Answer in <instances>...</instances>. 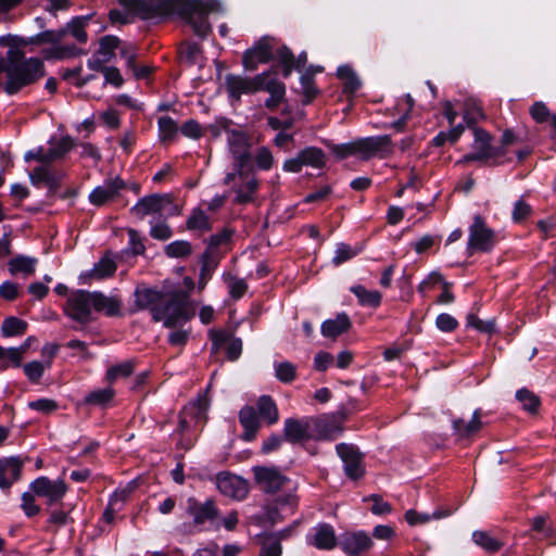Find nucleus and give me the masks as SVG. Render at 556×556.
<instances>
[{
	"instance_id": "8",
	"label": "nucleus",
	"mask_w": 556,
	"mask_h": 556,
	"mask_svg": "<svg viewBox=\"0 0 556 556\" xmlns=\"http://www.w3.org/2000/svg\"><path fill=\"white\" fill-rule=\"evenodd\" d=\"M255 483L265 493H276L288 482L276 467L256 466L253 468Z\"/></svg>"
},
{
	"instance_id": "59",
	"label": "nucleus",
	"mask_w": 556,
	"mask_h": 556,
	"mask_svg": "<svg viewBox=\"0 0 556 556\" xmlns=\"http://www.w3.org/2000/svg\"><path fill=\"white\" fill-rule=\"evenodd\" d=\"M34 492H25L22 495V509L27 517H33L40 511V507L35 503Z\"/></svg>"
},
{
	"instance_id": "40",
	"label": "nucleus",
	"mask_w": 556,
	"mask_h": 556,
	"mask_svg": "<svg viewBox=\"0 0 556 556\" xmlns=\"http://www.w3.org/2000/svg\"><path fill=\"white\" fill-rule=\"evenodd\" d=\"M27 329V323L17 317H8L1 325V332L4 337L22 336Z\"/></svg>"
},
{
	"instance_id": "41",
	"label": "nucleus",
	"mask_w": 556,
	"mask_h": 556,
	"mask_svg": "<svg viewBox=\"0 0 556 556\" xmlns=\"http://www.w3.org/2000/svg\"><path fill=\"white\" fill-rule=\"evenodd\" d=\"M115 270V262L112 258L104 256L93 266L90 276L96 279H103L113 275Z\"/></svg>"
},
{
	"instance_id": "29",
	"label": "nucleus",
	"mask_w": 556,
	"mask_h": 556,
	"mask_svg": "<svg viewBox=\"0 0 556 556\" xmlns=\"http://www.w3.org/2000/svg\"><path fill=\"white\" fill-rule=\"evenodd\" d=\"M37 264L38 260L36 257L17 255L9 261L8 267L12 275L21 273L28 277L35 273Z\"/></svg>"
},
{
	"instance_id": "12",
	"label": "nucleus",
	"mask_w": 556,
	"mask_h": 556,
	"mask_svg": "<svg viewBox=\"0 0 556 556\" xmlns=\"http://www.w3.org/2000/svg\"><path fill=\"white\" fill-rule=\"evenodd\" d=\"M358 155L368 160L375 155L387 157L392 153L390 136L368 137L356 140Z\"/></svg>"
},
{
	"instance_id": "45",
	"label": "nucleus",
	"mask_w": 556,
	"mask_h": 556,
	"mask_svg": "<svg viewBox=\"0 0 556 556\" xmlns=\"http://www.w3.org/2000/svg\"><path fill=\"white\" fill-rule=\"evenodd\" d=\"M50 367L51 361H45L43 363L34 361L24 365V371L31 382H38V380L42 377L45 370Z\"/></svg>"
},
{
	"instance_id": "18",
	"label": "nucleus",
	"mask_w": 556,
	"mask_h": 556,
	"mask_svg": "<svg viewBox=\"0 0 556 556\" xmlns=\"http://www.w3.org/2000/svg\"><path fill=\"white\" fill-rule=\"evenodd\" d=\"M188 511L193 517V522L195 525L214 521L218 517V508L212 500H207L204 503H198L195 500L189 498Z\"/></svg>"
},
{
	"instance_id": "3",
	"label": "nucleus",
	"mask_w": 556,
	"mask_h": 556,
	"mask_svg": "<svg viewBox=\"0 0 556 556\" xmlns=\"http://www.w3.org/2000/svg\"><path fill=\"white\" fill-rule=\"evenodd\" d=\"M193 316L188 295L185 291L165 293L160 308L153 309V319L163 321L167 328H173L186 323Z\"/></svg>"
},
{
	"instance_id": "54",
	"label": "nucleus",
	"mask_w": 556,
	"mask_h": 556,
	"mask_svg": "<svg viewBox=\"0 0 556 556\" xmlns=\"http://www.w3.org/2000/svg\"><path fill=\"white\" fill-rule=\"evenodd\" d=\"M30 409L40 412L45 415H49L55 412L59 407L58 403L51 399H39L28 403Z\"/></svg>"
},
{
	"instance_id": "6",
	"label": "nucleus",
	"mask_w": 556,
	"mask_h": 556,
	"mask_svg": "<svg viewBox=\"0 0 556 556\" xmlns=\"http://www.w3.org/2000/svg\"><path fill=\"white\" fill-rule=\"evenodd\" d=\"M64 178L65 173L50 164L38 165L29 173L30 182L36 187H47L50 195L55 194Z\"/></svg>"
},
{
	"instance_id": "19",
	"label": "nucleus",
	"mask_w": 556,
	"mask_h": 556,
	"mask_svg": "<svg viewBox=\"0 0 556 556\" xmlns=\"http://www.w3.org/2000/svg\"><path fill=\"white\" fill-rule=\"evenodd\" d=\"M486 249V226L481 215H476L473 223L469 228V238L467 243L468 254Z\"/></svg>"
},
{
	"instance_id": "31",
	"label": "nucleus",
	"mask_w": 556,
	"mask_h": 556,
	"mask_svg": "<svg viewBox=\"0 0 556 556\" xmlns=\"http://www.w3.org/2000/svg\"><path fill=\"white\" fill-rule=\"evenodd\" d=\"M159 127V138L163 143L173 142L178 135V125L177 123L169 116H161L157 119Z\"/></svg>"
},
{
	"instance_id": "57",
	"label": "nucleus",
	"mask_w": 556,
	"mask_h": 556,
	"mask_svg": "<svg viewBox=\"0 0 556 556\" xmlns=\"http://www.w3.org/2000/svg\"><path fill=\"white\" fill-rule=\"evenodd\" d=\"M228 288H229V293H230L231 298L235 300H238L241 296H243V294L247 292L248 285L243 279L237 278V277H229L228 278Z\"/></svg>"
},
{
	"instance_id": "28",
	"label": "nucleus",
	"mask_w": 556,
	"mask_h": 556,
	"mask_svg": "<svg viewBox=\"0 0 556 556\" xmlns=\"http://www.w3.org/2000/svg\"><path fill=\"white\" fill-rule=\"evenodd\" d=\"M351 327L350 318L346 314L342 313L337 315L333 319H328L321 325V333L325 337L336 338L341 333L349 330Z\"/></svg>"
},
{
	"instance_id": "26",
	"label": "nucleus",
	"mask_w": 556,
	"mask_h": 556,
	"mask_svg": "<svg viewBox=\"0 0 556 556\" xmlns=\"http://www.w3.org/2000/svg\"><path fill=\"white\" fill-rule=\"evenodd\" d=\"M93 309L96 312H104L108 316H116L119 314L122 302L116 296H106L101 292H92Z\"/></svg>"
},
{
	"instance_id": "58",
	"label": "nucleus",
	"mask_w": 556,
	"mask_h": 556,
	"mask_svg": "<svg viewBox=\"0 0 556 556\" xmlns=\"http://www.w3.org/2000/svg\"><path fill=\"white\" fill-rule=\"evenodd\" d=\"M255 163L260 169L267 170L273 166L274 157L268 148L262 147L255 155Z\"/></svg>"
},
{
	"instance_id": "11",
	"label": "nucleus",
	"mask_w": 556,
	"mask_h": 556,
	"mask_svg": "<svg viewBox=\"0 0 556 556\" xmlns=\"http://www.w3.org/2000/svg\"><path fill=\"white\" fill-rule=\"evenodd\" d=\"M216 488L225 496L243 500L249 493L248 482L228 471H223L216 475Z\"/></svg>"
},
{
	"instance_id": "7",
	"label": "nucleus",
	"mask_w": 556,
	"mask_h": 556,
	"mask_svg": "<svg viewBox=\"0 0 556 556\" xmlns=\"http://www.w3.org/2000/svg\"><path fill=\"white\" fill-rule=\"evenodd\" d=\"M273 42V38L263 37L251 49H248L242 56L244 68L254 71L260 64L269 62L274 58Z\"/></svg>"
},
{
	"instance_id": "39",
	"label": "nucleus",
	"mask_w": 556,
	"mask_h": 556,
	"mask_svg": "<svg viewBox=\"0 0 556 556\" xmlns=\"http://www.w3.org/2000/svg\"><path fill=\"white\" fill-rule=\"evenodd\" d=\"M87 22V17H76L67 23L62 30H66V35L71 34L78 42L85 43L88 39L85 30Z\"/></svg>"
},
{
	"instance_id": "4",
	"label": "nucleus",
	"mask_w": 556,
	"mask_h": 556,
	"mask_svg": "<svg viewBox=\"0 0 556 556\" xmlns=\"http://www.w3.org/2000/svg\"><path fill=\"white\" fill-rule=\"evenodd\" d=\"M223 11L217 0H192L182 7L181 15L190 24L194 34L204 38L211 31L207 14Z\"/></svg>"
},
{
	"instance_id": "37",
	"label": "nucleus",
	"mask_w": 556,
	"mask_h": 556,
	"mask_svg": "<svg viewBox=\"0 0 556 556\" xmlns=\"http://www.w3.org/2000/svg\"><path fill=\"white\" fill-rule=\"evenodd\" d=\"M338 76L343 80V91L345 93H354L361 87V80L355 72L349 66L338 68Z\"/></svg>"
},
{
	"instance_id": "35",
	"label": "nucleus",
	"mask_w": 556,
	"mask_h": 556,
	"mask_svg": "<svg viewBox=\"0 0 556 556\" xmlns=\"http://www.w3.org/2000/svg\"><path fill=\"white\" fill-rule=\"evenodd\" d=\"M304 166L321 168L325 165V153L321 149L308 147L299 152Z\"/></svg>"
},
{
	"instance_id": "22",
	"label": "nucleus",
	"mask_w": 556,
	"mask_h": 556,
	"mask_svg": "<svg viewBox=\"0 0 556 556\" xmlns=\"http://www.w3.org/2000/svg\"><path fill=\"white\" fill-rule=\"evenodd\" d=\"M165 293L147 287H138L135 291L136 309H149L153 315L154 308H160Z\"/></svg>"
},
{
	"instance_id": "62",
	"label": "nucleus",
	"mask_w": 556,
	"mask_h": 556,
	"mask_svg": "<svg viewBox=\"0 0 556 556\" xmlns=\"http://www.w3.org/2000/svg\"><path fill=\"white\" fill-rule=\"evenodd\" d=\"M355 255H356V253L352 250V248L350 245H348L345 243H340L337 247L336 255L333 257V263L336 265H340V264L351 260Z\"/></svg>"
},
{
	"instance_id": "24",
	"label": "nucleus",
	"mask_w": 556,
	"mask_h": 556,
	"mask_svg": "<svg viewBox=\"0 0 556 556\" xmlns=\"http://www.w3.org/2000/svg\"><path fill=\"white\" fill-rule=\"evenodd\" d=\"M166 198L159 194H152L140 199L131 208V212L140 218L154 213H161Z\"/></svg>"
},
{
	"instance_id": "14",
	"label": "nucleus",
	"mask_w": 556,
	"mask_h": 556,
	"mask_svg": "<svg viewBox=\"0 0 556 556\" xmlns=\"http://www.w3.org/2000/svg\"><path fill=\"white\" fill-rule=\"evenodd\" d=\"M339 457L344 463V471L351 479H358L364 475L362 455L358 450L346 443H340L336 447Z\"/></svg>"
},
{
	"instance_id": "63",
	"label": "nucleus",
	"mask_w": 556,
	"mask_h": 556,
	"mask_svg": "<svg viewBox=\"0 0 556 556\" xmlns=\"http://www.w3.org/2000/svg\"><path fill=\"white\" fill-rule=\"evenodd\" d=\"M438 240V237L426 235L418 239L417 241L413 242L412 247L416 251V253L421 254L428 251L430 248H432Z\"/></svg>"
},
{
	"instance_id": "25",
	"label": "nucleus",
	"mask_w": 556,
	"mask_h": 556,
	"mask_svg": "<svg viewBox=\"0 0 556 556\" xmlns=\"http://www.w3.org/2000/svg\"><path fill=\"white\" fill-rule=\"evenodd\" d=\"M239 420L244 429L243 439L253 440L261 426L255 409L252 406H244L239 413Z\"/></svg>"
},
{
	"instance_id": "21",
	"label": "nucleus",
	"mask_w": 556,
	"mask_h": 556,
	"mask_svg": "<svg viewBox=\"0 0 556 556\" xmlns=\"http://www.w3.org/2000/svg\"><path fill=\"white\" fill-rule=\"evenodd\" d=\"M241 184L232 188L236 197L233 202L237 204H247L254 200L255 193L258 190L260 181L253 174L243 172V177L240 176Z\"/></svg>"
},
{
	"instance_id": "17",
	"label": "nucleus",
	"mask_w": 556,
	"mask_h": 556,
	"mask_svg": "<svg viewBox=\"0 0 556 556\" xmlns=\"http://www.w3.org/2000/svg\"><path fill=\"white\" fill-rule=\"evenodd\" d=\"M340 546L345 554L357 556L372 546V540L363 531L346 532L341 538Z\"/></svg>"
},
{
	"instance_id": "56",
	"label": "nucleus",
	"mask_w": 556,
	"mask_h": 556,
	"mask_svg": "<svg viewBox=\"0 0 556 556\" xmlns=\"http://www.w3.org/2000/svg\"><path fill=\"white\" fill-rule=\"evenodd\" d=\"M163 4L164 0H140V17H151L163 8Z\"/></svg>"
},
{
	"instance_id": "33",
	"label": "nucleus",
	"mask_w": 556,
	"mask_h": 556,
	"mask_svg": "<svg viewBox=\"0 0 556 556\" xmlns=\"http://www.w3.org/2000/svg\"><path fill=\"white\" fill-rule=\"evenodd\" d=\"M257 409L260 416L267 421L269 425H274L279 419L278 408L268 395H263L257 401Z\"/></svg>"
},
{
	"instance_id": "53",
	"label": "nucleus",
	"mask_w": 556,
	"mask_h": 556,
	"mask_svg": "<svg viewBox=\"0 0 556 556\" xmlns=\"http://www.w3.org/2000/svg\"><path fill=\"white\" fill-rule=\"evenodd\" d=\"M130 491L128 490H122L121 492H115L113 494V496L111 497L110 500V503L108 505V507L105 508L104 513H103V520L106 521L108 523H111L114 519V508L113 506L119 501V502H125L126 498L128 497Z\"/></svg>"
},
{
	"instance_id": "55",
	"label": "nucleus",
	"mask_w": 556,
	"mask_h": 556,
	"mask_svg": "<svg viewBox=\"0 0 556 556\" xmlns=\"http://www.w3.org/2000/svg\"><path fill=\"white\" fill-rule=\"evenodd\" d=\"M50 144L52 150L56 153V156L61 160L74 148L75 142L72 137L64 136L56 142L50 141Z\"/></svg>"
},
{
	"instance_id": "23",
	"label": "nucleus",
	"mask_w": 556,
	"mask_h": 556,
	"mask_svg": "<svg viewBox=\"0 0 556 556\" xmlns=\"http://www.w3.org/2000/svg\"><path fill=\"white\" fill-rule=\"evenodd\" d=\"M309 543L318 549H332L337 545V536L334 529L327 523L318 525L314 529V534L309 539Z\"/></svg>"
},
{
	"instance_id": "13",
	"label": "nucleus",
	"mask_w": 556,
	"mask_h": 556,
	"mask_svg": "<svg viewBox=\"0 0 556 556\" xmlns=\"http://www.w3.org/2000/svg\"><path fill=\"white\" fill-rule=\"evenodd\" d=\"M228 146L235 159V166L237 167L241 177H243V168L250 160V143L247 136L237 130H231L228 134Z\"/></svg>"
},
{
	"instance_id": "47",
	"label": "nucleus",
	"mask_w": 556,
	"mask_h": 556,
	"mask_svg": "<svg viewBox=\"0 0 556 556\" xmlns=\"http://www.w3.org/2000/svg\"><path fill=\"white\" fill-rule=\"evenodd\" d=\"M191 251V244L186 240H177L165 247V253L169 257H186Z\"/></svg>"
},
{
	"instance_id": "52",
	"label": "nucleus",
	"mask_w": 556,
	"mask_h": 556,
	"mask_svg": "<svg viewBox=\"0 0 556 556\" xmlns=\"http://www.w3.org/2000/svg\"><path fill=\"white\" fill-rule=\"evenodd\" d=\"M202 53L201 47L198 43L188 42L180 49V58L182 61L194 64L199 61Z\"/></svg>"
},
{
	"instance_id": "43",
	"label": "nucleus",
	"mask_w": 556,
	"mask_h": 556,
	"mask_svg": "<svg viewBox=\"0 0 556 556\" xmlns=\"http://www.w3.org/2000/svg\"><path fill=\"white\" fill-rule=\"evenodd\" d=\"M135 365L131 361H126L118 365L112 366L106 371V379L113 383L119 378H127L134 372Z\"/></svg>"
},
{
	"instance_id": "42",
	"label": "nucleus",
	"mask_w": 556,
	"mask_h": 556,
	"mask_svg": "<svg viewBox=\"0 0 556 556\" xmlns=\"http://www.w3.org/2000/svg\"><path fill=\"white\" fill-rule=\"evenodd\" d=\"M113 397L114 390L112 388H104L90 392L85 397V403L88 405L103 406L111 402Z\"/></svg>"
},
{
	"instance_id": "49",
	"label": "nucleus",
	"mask_w": 556,
	"mask_h": 556,
	"mask_svg": "<svg viewBox=\"0 0 556 556\" xmlns=\"http://www.w3.org/2000/svg\"><path fill=\"white\" fill-rule=\"evenodd\" d=\"M446 516L444 513L437 510L433 515L429 514H419L414 509H409L405 514V519L410 526H416L420 523H426L431 519H440Z\"/></svg>"
},
{
	"instance_id": "64",
	"label": "nucleus",
	"mask_w": 556,
	"mask_h": 556,
	"mask_svg": "<svg viewBox=\"0 0 556 556\" xmlns=\"http://www.w3.org/2000/svg\"><path fill=\"white\" fill-rule=\"evenodd\" d=\"M280 555H281L280 542L274 538L267 539L263 544L261 556H280Z\"/></svg>"
},
{
	"instance_id": "38",
	"label": "nucleus",
	"mask_w": 556,
	"mask_h": 556,
	"mask_svg": "<svg viewBox=\"0 0 556 556\" xmlns=\"http://www.w3.org/2000/svg\"><path fill=\"white\" fill-rule=\"evenodd\" d=\"M233 235V230L230 228H224L219 232L211 236L208 240L207 250L203 254V258L211 257L213 251L219 247L226 245L230 242Z\"/></svg>"
},
{
	"instance_id": "61",
	"label": "nucleus",
	"mask_w": 556,
	"mask_h": 556,
	"mask_svg": "<svg viewBox=\"0 0 556 556\" xmlns=\"http://www.w3.org/2000/svg\"><path fill=\"white\" fill-rule=\"evenodd\" d=\"M435 324L441 331L445 332L453 331L458 326V321L452 315L446 313L440 314L437 317Z\"/></svg>"
},
{
	"instance_id": "20",
	"label": "nucleus",
	"mask_w": 556,
	"mask_h": 556,
	"mask_svg": "<svg viewBox=\"0 0 556 556\" xmlns=\"http://www.w3.org/2000/svg\"><path fill=\"white\" fill-rule=\"evenodd\" d=\"M23 462L18 457L0 459V488L8 490L21 477Z\"/></svg>"
},
{
	"instance_id": "1",
	"label": "nucleus",
	"mask_w": 556,
	"mask_h": 556,
	"mask_svg": "<svg viewBox=\"0 0 556 556\" xmlns=\"http://www.w3.org/2000/svg\"><path fill=\"white\" fill-rule=\"evenodd\" d=\"M45 75L43 63L38 58L25 59L22 51L10 49L5 59H0V86L8 94L34 84Z\"/></svg>"
},
{
	"instance_id": "60",
	"label": "nucleus",
	"mask_w": 556,
	"mask_h": 556,
	"mask_svg": "<svg viewBox=\"0 0 556 556\" xmlns=\"http://www.w3.org/2000/svg\"><path fill=\"white\" fill-rule=\"evenodd\" d=\"M180 130L184 136L191 139H199L203 135L200 124L194 119H189L184 123Z\"/></svg>"
},
{
	"instance_id": "27",
	"label": "nucleus",
	"mask_w": 556,
	"mask_h": 556,
	"mask_svg": "<svg viewBox=\"0 0 556 556\" xmlns=\"http://www.w3.org/2000/svg\"><path fill=\"white\" fill-rule=\"evenodd\" d=\"M465 119L468 123V126L472 128L473 135L476 138V144L479 149L478 153L468 154L464 157V161H473V160H482L486 155V137L485 132L482 128L473 127V124L477 122L476 116H470L467 112L465 115Z\"/></svg>"
},
{
	"instance_id": "32",
	"label": "nucleus",
	"mask_w": 556,
	"mask_h": 556,
	"mask_svg": "<svg viewBox=\"0 0 556 556\" xmlns=\"http://www.w3.org/2000/svg\"><path fill=\"white\" fill-rule=\"evenodd\" d=\"M453 428L459 438H469L481 428L480 416L475 413L470 420L456 419L453 421Z\"/></svg>"
},
{
	"instance_id": "51",
	"label": "nucleus",
	"mask_w": 556,
	"mask_h": 556,
	"mask_svg": "<svg viewBox=\"0 0 556 556\" xmlns=\"http://www.w3.org/2000/svg\"><path fill=\"white\" fill-rule=\"evenodd\" d=\"M66 36V30H46L40 34H38L33 41L36 43H52L56 45L63 40V38Z\"/></svg>"
},
{
	"instance_id": "10",
	"label": "nucleus",
	"mask_w": 556,
	"mask_h": 556,
	"mask_svg": "<svg viewBox=\"0 0 556 556\" xmlns=\"http://www.w3.org/2000/svg\"><path fill=\"white\" fill-rule=\"evenodd\" d=\"M283 438L286 441L296 444L314 439L313 418H288L285 420Z\"/></svg>"
},
{
	"instance_id": "34",
	"label": "nucleus",
	"mask_w": 556,
	"mask_h": 556,
	"mask_svg": "<svg viewBox=\"0 0 556 556\" xmlns=\"http://www.w3.org/2000/svg\"><path fill=\"white\" fill-rule=\"evenodd\" d=\"M361 305L377 307L381 303V293L377 290H367L365 287L357 285L351 288Z\"/></svg>"
},
{
	"instance_id": "46",
	"label": "nucleus",
	"mask_w": 556,
	"mask_h": 556,
	"mask_svg": "<svg viewBox=\"0 0 556 556\" xmlns=\"http://www.w3.org/2000/svg\"><path fill=\"white\" fill-rule=\"evenodd\" d=\"M275 375L276 378L283 382V383H290L295 379L296 376V368L295 366L290 362H280L275 364Z\"/></svg>"
},
{
	"instance_id": "30",
	"label": "nucleus",
	"mask_w": 556,
	"mask_h": 556,
	"mask_svg": "<svg viewBox=\"0 0 556 556\" xmlns=\"http://www.w3.org/2000/svg\"><path fill=\"white\" fill-rule=\"evenodd\" d=\"M186 227L190 231L206 232L211 230L212 224L205 212L200 207H195L187 218Z\"/></svg>"
},
{
	"instance_id": "16",
	"label": "nucleus",
	"mask_w": 556,
	"mask_h": 556,
	"mask_svg": "<svg viewBox=\"0 0 556 556\" xmlns=\"http://www.w3.org/2000/svg\"><path fill=\"white\" fill-rule=\"evenodd\" d=\"M125 188V181L119 177H114L106 180L102 186L94 188L89 194V200L92 204L101 206L115 200L119 191Z\"/></svg>"
},
{
	"instance_id": "15",
	"label": "nucleus",
	"mask_w": 556,
	"mask_h": 556,
	"mask_svg": "<svg viewBox=\"0 0 556 556\" xmlns=\"http://www.w3.org/2000/svg\"><path fill=\"white\" fill-rule=\"evenodd\" d=\"M315 440H334L343 431V419L337 416H323L313 418Z\"/></svg>"
},
{
	"instance_id": "2",
	"label": "nucleus",
	"mask_w": 556,
	"mask_h": 556,
	"mask_svg": "<svg viewBox=\"0 0 556 556\" xmlns=\"http://www.w3.org/2000/svg\"><path fill=\"white\" fill-rule=\"evenodd\" d=\"M226 88L230 97L237 100L242 94L267 91L270 97L265 101V105L270 110L276 109L286 94L285 84L278 80L271 72H263L253 77L228 75L226 77Z\"/></svg>"
},
{
	"instance_id": "9",
	"label": "nucleus",
	"mask_w": 556,
	"mask_h": 556,
	"mask_svg": "<svg viewBox=\"0 0 556 556\" xmlns=\"http://www.w3.org/2000/svg\"><path fill=\"white\" fill-rule=\"evenodd\" d=\"M34 494L46 497L49 505L59 503L67 492V485L63 480H50L47 477H39L30 484Z\"/></svg>"
},
{
	"instance_id": "48",
	"label": "nucleus",
	"mask_w": 556,
	"mask_h": 556,
	"mask_svg": "<svg viewBox=\"0 0 556 556\" xmlns=\"http://www.w3.org/2000/svg\"><path fill=\"white\" fill-rule=\"evenodd\" d=\"M301 87L303 93V103H311L318 94V89L315 86L314 78L311 74H304L301 77Z\"/></svg>"
},
{
	"instance_id": "36",
	"label": "nucleus",
	"mask_w": 556,
	"mask_h": 556,
	"mask_svg": "<svg viewBox=\"0 0 556 556\" xmlns=\"http://www.w3.org/2000/svg\"><path fill=\"white\" fill-rule=\"evenodd\" d=\"M119 42L116 36H104L99 40V49L96 53L102 56V61L111 62L115 56V50L119 47Z\"/></svg>"
},
{
	"instance_id": "5",
	"label": "nucleus",
	"mask_w": 556,
	"mask_h": 556,
	"mask_svg": "<svg viewBox=\"0 0 556 556\" xmlns=\"http://www.w3.org/2000/svg\"><path fill=\"white\" fill-rule=\"evenodd\" d=\"M93 298L92 292L78 290L70 295L66 301L65 314L80 324H88L92 319Z\"/></svg>"
},
{
	"instance_id": "44",
	"label": "nucleus",
	"mask_w": 556,
	"mask_h": 556,
	"mask_svg": "<svg viewBox=\"0 0 556 556\" xmlns=\"http://www.w3.org/2000/svg\"><path fill=\"white\" fill-rule=\"evenodd\" d=\"M516 399L520 402L522 408L529 413H535L540 405L539 397L527 389H521L516 392Z\"/></svg>"
},
{
	"instance_id": "50",
	"label": "nucleus",
	"mask_w": 556,
	"mask_h": 556,
	"mask_svg": "<svg viewBox=\"0 0 556 556\" xmlns=\"http://www.w3.org/2000/svg\"><path fill=\"white\" fill-rule=\"evenodd\" d=\"M276 56L279 63L283 65V76L288 77L294 67L295 58L293 53L289 48L283 46L277 50Z\"/></svg>"
}]
</instances>
